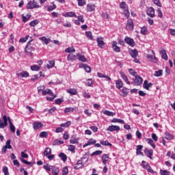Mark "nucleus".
<instances>
[{
    "label": "nucleus",
    "mask_w": 175,
    "mask_h": 175,
    "mask_svg": "<svg viewBox=\"0 0 175 175\" xmlns=\"http://www.w3.org/2000/svg\"><path fill=\"white\" fill-rule=\"evenodd\" d=\"M85 35L88 39L90 40H94V36H92V32L91 31H85Z\"/></svg>",
    "instance_id": "obj_44"
},
{
    "label": "nucleus",
    "mask_w": 175,
    "mask_h": 175,
    "mask_svg": "<svg viewBox=\"0 0 175 175\" xmlns=\"http://www.w3.org/2000/svg\"><path fill=\"white\" fill-rule=\"evenodd\" d=\"M96 42L98 47L100 49H103V47L105 46V42L103 41V38L102 37L97 38Z\"/></svg>",
    "instance_id": "obj_10"
},
{
    "label": "nucleus",
    "mask_w": 175,
    "mask_h": 175,
    "mask_svg": "<svg viewBox=\"0 0 175 175\" xmlns=\"http://www.w3.org/2000/svg\"><path fill=\"white\" fill-rule=\"evenodd\" d=\"M76 51V49L73 46L68 47L65 49V53H68L69 54L70 53H75Z\"/></svg>",
    "instance_id": "obj_42"
},
{
    "label": "nucleus",
    "mask_w": 175,
    "mask_h": 175,
    "mask_svg": "<svg viewBox=\"0 0 175 175\" xmlns=\"http://www.w3.org/2000/svg\"><path fill=\"white\" fill-rule=\"evenodd\" d=\"M51 172H52V174L53 175H58L59 173V168L52 165V168H51Z\"/></svg>",
    "instance_id": "obj_26"
},
{
    "label": "nucleus",
    "mask_w": 175,
    "mask_h": 175,
    "mask_svg": "<svg viewBox=\"0 0 175 175\" xmlns=\"http://www.w3.org/2000/svg\"><path fill=\"white\" fill-rule=\"evenodd\" d=\"M165 139H166L167 140H173L174 137L172 134H170V133L166 131L165 133Z\"/></svg>",
    "instance_id": "obj_31"
},
{
    "label": "nucleus",
    "mask_w": 175,
    "mask_h": 175,
    "mask_svg": "<svg viewBox=\"0 0 175 175\" xmlns=\"http://www.w3.org/2000/svg\"><path fill=\"white\" fill-rule=\"evenodd\" d=\"M129 89L126 88H123V89L121 90L122 92V96L125 97L128 96V94H129Z\"/></svg>",
    "instance_id": "obj_36"
},
{
    "label": "nucleus",
    "mask_w": 175,
    "mask_h": 175,
    "mask_svg": "<svg viewBox=\"0 0 175 175\" xmlns=\"http://www.w3.org/2000/svg\"><path fill=\"white\" fill-rule=\"evenodd\" d=\"M52 5H49L48 7V12H53V10H55L57 9V5L54 4V3H51Z\"/></svg>",
    "instance_id": "obj_38"
},
{
    "label": "nucleus",
    "mask_w": 175,
    "mask_h": 175,
    "mask_svg": "<svg viewBox=\"0 0 175 175\" xmlns=\"http://www.w3.org/2000/svg\"><path fill=\"white\" fill-rule=\"evenodd\" d=\"M30 39L31 40L29 42H27V45L25 48V55H27L28 57H33V53L32 52L35 51V45L32 44L33 39H32L31 37Z\"/></svg>",
    "instance_id": "obj_2"
},
{
    "label": "nucleus",
    "mask_w": 175,
    "mask_h": 175,
    "mask_svg": "<svg viewBox=\"0 0 175 175\" xmlns=\"http://www.w3.org/2000/svg\"><path fill=\"white\" fill-rule=\"evenodd\" d=\"M44 125L43 123H42V122H35L34 123H33V129L35 131H38L39 129H40L41 128H43Z\"/></svg>",
    "instance_id": "obj_8"
},
{
    "label": "nucleus",
    "mask_w": 175,
    "mask_h": 175,
    "mask_svg": "<svg viewBox=\"0 0 175 175\" xmlns=\"http://www.w3.org/2000/svg\"><path fill=\"white\" fill-rule=\"evenodd\" d=\"M42 95H51V96H54L53 91H51V90L50 89H46L45 90H42Z\"/></svg>",
    "instance_id": "obj_27"
},
{
    "label": "nucleus",
    "mask_w": 175,
    "mask_h": 175,
    "mask_svg": "<svg viewBox=\"0 0 175 175\" xmlns=\"http://www.w3.org/2000/svg\"><path fill=\"white\" fill-rule=\"evenodd\" d=\"M133 83L134 85H142L143 84V78L139 75H136Z\"/></svg>",
    "instance_id": "obj_4"
},
{
    "label": "nucleus",
    "mask_w": 175,
    "mask_h": 175,
    "mask_svg": "<svg viewBox=\"0 0 175 175\" xmlns=\"http://www.w3.org/2000/svg\"><path fill=\"white\" fill-rule=\"evenodd\" d=\"M116 85L118 90H121V88H122V87L124 86V83L121 79H118L116 81Z\"/></svg>",
    "instance_id": "obj_20"
},
{
    "label": "nucleus",
    "mask_w": 175,
    "mask_h": 175,
    "mask_svg": "<svg viewBox=\"0 0 175 175\" xmlns=\"http://www.w3.org/2000/svg\"><path fill=\"white\" fill-rule=\"evenodd\" d=\"M70 125H72V122L68 120L66 123H62L59 125V126H61L62 128H69V126H70Z\"/></svg>",
    "instance_id": "obj_32"
},
{
    "label": "nucleus",
    "mask_w": 175,
    "mask_h": 175,
    "mask_svg": "<svg viewBox=\"0 0 175 175\" xmlns=\"http://www.w3.org/2000/svg\"><path fill=\"white\" fill-rule=\"evenodd\" d=\"M103 114H105V116H108L109 117H113V116H115L116 113L110 111L105 110L103 111Z\"/></svg>",
    "instance_id": "obj_43"
},
{
    "label": "nucleus",
    "mask_w": 175,
    "mask_h": 175,
    "mask_svg": "<svg viewBox=\"0 0 175 175\" xmlns=\"http://www.w3.org/2000/svg\"><path fill=\"white\" fill-rule=\"evenodd\" d=\"M86 85L88 87H93L94 83H92V79H88V83H86Z\"/></svg>",
    "instance_id": "obj_61"
},
{
    "label": "nucleus",
    "mask_w": 175,
    "mask_h": 175,
    "mask_svg": "<svg viewBox=\"0 0 175 175\" xmlns=\"http://www.w3.org/2000/svg\"><path fill=\"white\" fill-rule=\"evenodd\" d=\"M62 16L64 17H75V18H77V15H76V13L75 12H68L62 14Z\"/></svg>",
    "instance_id": "obj_13"
},
{
    "label": "nucleus",
    "mask_w": 175,
    "mask_h": 175,
    "mask_svg": "<svg viewBox=\"0 0 175 175\" xmlns=\"http://www.w3.org/2000/svg\"><path fill=\"white\" fill-rule=\"evenodd\" d=\"M144 154H145V155H146V157H148V158L152 159V155L154 154V151L151 149H150V150L146 149L144 150Z\"/></svg>",
    "instance_id": "obj_14"
},
{
    "label": "nucleus",
    "mask_w": 175,
    "mask_h": 175,
    "mask_svg": "<svg viewBox=\"0 0 175 175\" xmlns=\"http://www.w3.org/2000/svg\"><path fill=\"white\" fill-rule=\"evenodd\" d=\"M66 92H68V94H70V95H77V90H76V89H68L66 90Z\"/></svg>",
    "instance_id": "obj_37"
},
{
    "label": "nucleus",
    "mask_w": 175,
    "mask_h": 175,
    "mask_svg": "<svg viewBox=\"0 0 175 175\" xmlns=\"http://www.w3.org/2000/svg\"><path fill=\"white\" fill-rule=\"evenodd\" d=\"M59 158H60V159H62L63 162H66L68 159V157L64 152H61L60 154H59Z\"/></svg>",
    "instance_id": "obj_30"
},
{
    "label": "nucleus",
    "mask_w": 175,
    "mask_h": 175,
    "mask_svg": "<svg viewBox=\"0 0 175 175\" xmlns=\"http://www.w3.org/2000/svg\"><path fill=\"white\" fill-rule=\"evenodd\" d=\"M160 173L161 175H170L169 173V172H167V170H161Z\"/></svg>",
    "instance_id": "obj_64"
},
{
    "label": "nucleus",
    "mask_w": 175,
    "mask_h": 175,
    "mask_svg": "<svg viewBox=\"0 0 175 175\" xmlns=\"http://www.w3.org/2000/svg\"><path fill=\"white\" fill-rule=\"evenodd\" d=\"M152 53L153 55H148L147 58H148V59H150V61H151V62H154L155 64V63H157V62L158 60L157 59V57H155V52H154V51H152Z\"/></svg>",
    "instance_id": "obj_11"
},
{
    "label": "nucleus",
    "mask_w": 175,
    "mask_h": 175,
    "mask_svg": "<svg viewBox=\"0 0 175 175\" xmlns=\"http://www.w3.org/2000/svg\"><path fill=\"white\" fill-rule=\"evenodd\" d=\"M68 151H70L72 153L76 152V147L73 145L68 146Z\"/></svg>",
    "instance_id": "obj_53"
},
{
    "label": "nucleus",
    "mask_w": 175,
    "mask_h": 175,
    "mask_svg": "<svg viewBox=\"0 0 175 175\" xmlns=\"http://www.w3.org/2000/svg\"><path fill=\"white\" fill-rule=\"evenodd\" d=\"M39 24V20L35 19L30 22L29 25L30 27H35L36 25H38Z\"/></svg>",
    "instance_id": "obj_45"
},
{
    "label": "nucleus",
    "mask_w": 175,
    "mask_h": 175,
    "mask_svg": "<svg viewBox=\"0 0 175 175\" xmlns=\"http://www.w3.org/2000/svg\"><path fill=\"white\" fill-rule=\"evenodd\" d=\"M75 111V108L73 107H66L64 109V113H73Z\"/></svg>",
    "instance_id": "obj_49"
},
{
    "label": "nucleus",
    "mask_w": 175,
    "mask_h": 175,
    "mask_svg": "<svg viewBox=\"0 0 175 175\" xmlns=\"http://www.w3.org/2000/svg\"><path fill=\"white\" fill-rule=\"evenodd\" d=\"M30 69H31V70H33L35 72H38V70H40V66L34 64L30 67Z\"/></svg>",
    "instance_id": "obj_39"
},
{
    "label": "nucleus",
    "mask_w": 175,
    "mask_h": 175,
    "mask_svg": "<svg viewBox=\"0 0 175 175\" xmlns=\"http://www.w3.org/2000/svg\"><path fill=\"white\" fill-rule=\"evenodd\" d=\"M100 144H102V146H109V147H111V146H113V144L109 142V141H100Z\"/></svg>",
    "instance_id": "obj_47"
},
{
    "label": "nucleus",
    "mask_w": 175,
    "mask_h": 175,
    "mask_svg": "<svg viewBox=\"0 0 175 175\" xmlns=\"http://www.w3.org/2000/svg\"><path fill=\"white\" fill-rule=\"evenodd\" d=\"M29 38V36L27 35L25 37L20 38L19 42L20 43H25V42H27V40H28Z\"/></svg>",
    "instance_id": "obj_50"
},
{
    "label": "nucleus",
    "mask_w": 175,
    "mask_h": 175,
    "mask_svg": "<svg viewBox=\"0 0 175 175\" xmlns=\"http://www.w3.org/2000/svg\"><path fill=\"white\" fill-rule=\"evenodd\" d=\"M51 149L50 148H45L44 151V155L47 157L49 155H51Z\"/></svg>",
    "instance_id": "obj_40"
},
{
    "label": "nucleus",
    "mask_w": 175,
    "mask_h": 175,
    "mask_svg": "<svg viewBox=\"0 0 175 175\" xmlns=\"http://www.w3.org/2000/svg\"><path fill=\"white\" fill-rule=\"evenodd\" d=\"M120 77H122V80L126 83V84H128V85H131V82L129 81V79L125 75V72L120 71Z\"/></svg>",
    "instance_id": "obj_6"
},
{
    "label": "nucleus",
    "mask_w": 175,
    "mask_h": 175,
    "mask_svg": "<svg viewBox=\"0 0 175 175\" xmlns=\"http://www.w3.org/2000/svg\"><path fill=\"white\" fill-rule=\"evenodd\" d=\"M62 172L63 175H67L68 173H69V170L68 169V167H63Z\"/></svg>",
    "instance_id": "obj_59"
},
{
    "label": "nucleus",
    "mask_w": 175,
    "mask_h": 175,
    "mask_svg": "<svg viewBox=\"0 0 175 175\" xmlns=\"http://www.w3.org/2000/svg\"><path fill=\"white\" fill-rule=\"evenodd\" d=\"M40 8V5H39V3L36 2L35 0H30L27 5V9H38Z\"/></svg>",
    "instance_id": "obj_3"
},
{
    "label": "nucleus",
    "mask_w": 175,
    "mask_h": 175,
    "mask_svg": "<svg viewBox=\"0 0 175 175\" xmlns=\"http://www.w3.org/2000/svg\"><path fill=\"white\" fill-rule=\"evenodd\" d=\"M11 141L10 139H8L6 143H5V146H4L8 150H12V145H10Z\"/></svg>",
    "instance_id": "obj_52"
},
{
    "label": "nucleus",
    "mask_w": 175,
    "mask_h": 175,
    "mask_svg": "<svg viewBox=\"0 0 175 175\" xmlns=\"http://www.w3.org/2000/svg\"><path fill=\"white\" fill-rule=\"evenodd\" d=\"M55 65V61L49 60V64L46 65V68L48 69H51V68H54Z\"/></svg>",
    "instance_id": "obj_34"
},
{
    "label": "nucleus",
    "mask_w": 175,
    "mask_h": 175,
    "mask_svg": "<svg viewBox=\"0 0 175 175\" xmlns=\"http://www.w3.org/2000/svg\"><path fill=\"white\" fill-rule=\"evenodd\" d=\"M111 122H118V124H125V121L121 119L113 118Z\"/></svg>",
    "instance_id": "obj_46"
},
{
    "label": "nucleus",
    "mask_w": 175,
    "mask_h": 175,
    "mask_svg": "<svg viewBox=\"0 0 175 175\" xmlns=\"http://www.w3.org/2000/svg\"><path fill=\"white\" fill-rule=\"evenodd\" d=\"M134 24L132 19L127 20L126 29L127 31H133Z\"/></svg>",
    "instance_id": "obj_7"
},
{
    "label": "nucleus",
    "mask_w": 175,
    "mask_h": 175,
    "mask_svg": "<svg viewBox=\"0 0 175 175\" xmlns=\"http://www.w3.org/2000/svg\"><path fill=\"white\" fill-rule=\"evenodd\" d=\"M44 169L46 170V172H50L51 171V169L53 167V165H50L49 164H46L45 165L43 166Z\"/></svg>",
    "instance_id": "obj_54"
},
{
    "label": "nucleus",
    "mask_w": 175,
    "mask_h": 175,
    "mask_svg": "<svg viewBox=\"0 0 175 175\" xmlns=\"http://www.w3.org/2000/svg\"><path fill=\"white\" fill-rule=\"evenodd\" d=\"M146 14H148V16H149V17L154 18V17H155V10L154 9V8L150 7L146 11Z\"/></svg>",
    "instance_id": "obj_9"
},
{
    "label": "nucleus",
    "mask_w": 175,
    "mask_h": 175,
    "mask_svg": "<svg viewBox=\"0 0 175 175\" xmlns=\"http://www.w3.org/2000/svg\"><path fill=\"white\" fill-rule=\"evenodd\" d=\"M120 129H121V128H120V126L111 125V126H109L107 129V131L108 132H114V131H120Z\"/></svg>",
    "instance_id": "obj_16"
},
{
    "label": "nucleus",
    "mask_w": 175,
    "mask_h": 175,
    "mask_svg": "<svg viewBox=\"0 0 175 175\" xmlns=\"http://www.w3.org/2000/svg\"><path fill=\"white\" fill-rule=\"evenodd\" d=\"M160 55H161V58L167 61V54L166 53V51H165V49H161L160 51Z\"/></svg>",
    "instance_id": "obj_22"
},
{
    "label": "nucleus",
    "mask_w": 175,
    "mask_h": 175,
    "mask_svg": "<svg viewBox=\"0 0 175 175\" xmlns=\"http://www.w3.org/2000/svg\"><path fill=\"white\" fill-rule=\"evenodd\" d=\"M129 73H130L131 76H134V77H136V76H137V72H136V71H135L132 68L129 70Z\"/></svg>",
    "instance_id": "obj_57"
},
{
    "label": "nucleus",
    "mask_w": 175,
    "mask_h": 175,
    "mask_svg": "<svg viewBox=\"0 0 175 175\" xmlns=\"http://www.w3.org/2000/svg\"><path fill=\"white\" fill-rule=\"evenodd\" d=\"M142 35H146L147 33V27L144 26L141 28V31H140Z\"/></svg>",
    "instance_id": "obj_55"
},
{
    "label": "nucleus",
    "mask_w": 175,
    "mask_h": 175,
    "mask_svg": "<svg viewBox=\"0 0 175 175\" xmlns=\"http://www.w3.org/2000/svg\"><path fill=\"white\" fill-rule=\"evenodd\" d=\"M96 144V139H94L92 138L90 139L88 142L83 145V148H85V147H88V146H92L94 144Z\"/></svg>",
    "instance_id": "obj_15"
},
{
    "label": "nucleus",
    "mask_w": 175,
    "mask_h": 175,
    "mask_svg": "<svg viewBox=\"0 0 175 175\" xmlns=\"http://www.w3.org/2000/svg\"><path fill=\"white\" fill-rule=\"evenodd\" d=\"M16 76L18 77H29V73L27 71H22L16 72Z\"/></svg>",
    "instance_id": "obj_12"
},
{
    "label": "nucleus",
    "mask_w": 175,
    "mask_h": 175,
    "mask_svg": "<svg viewBox=\"0 0 175 175\" xmlns=\"http://www.w3.org/2000/svg\"><path fill=\"white\" fill-rule=\"evenodd\" d=\"M39 40H41V42H44L46 44H49L50 43L51 40L50 38H46V37H40Z\"/></svg>",
    "instance_id": "obj_33"
},
{
    "label": "nucleus",
    "mask_w": 175,
    "mask_h": 175,
    "mask_svg": "<svg viewBox=\"0 0 175 175\" xmlns=\"http://www.w3.org/2000/svg\"><path fill=\"white\" fill-rule=\"evenodd\" d=\"M109 154H103L102 156V161H103V165H106V163H107V161H109Z\"/></svg>",
    "instance_id": "obj_35"
},
{
    "label": "nucleus",
    "mask_w": 175,
    "mask_h": 175,
    "mask_svg": "<svg viewBox=\"0 0 175 175\" xmlns=\"http://www.w3.org/2000/svg\"><path fill=\"white\" fill-rule=\"evenodd\" d=\"M96 6L95 5V4H88L86 6V10L87 12H94V10H95Z\"/></svg>",
    "instance_id": "obj_19"
},
{
    "label": "nucleus",
    "mask_w": 175,
    "mask_h": 175,
    "mask_svg": "<svg viewBox=\"0 0 175 175\" xmlns=\"http://www.w3.org/2000/svg\"><path fill=\"white\" fill-rule=\"evenodd\" d=\"M79 68H83L84 70L87 72V73H91V67H90L87 64H79Z\"/></svg>",
    "instance_id": "obj_18"
},
{
    "label": "nucleus",
    "mask_w": 175,
    "mask_h": 175,
    "mask_svg": "<svg viewBox=\"0 0 175 175\" xmlns=\"http://www.w3.org/2000/svg\"><path fill=\"white\" fill-rule=\"evenodd\" d=\"M8 121L10 124V129L11 132H16V127L14 126V124L12 122V120L10 119V117H8L6 115L3 116V122L2 120L0 119V129H3L8 126Z\"/></svg>",
    "instance_id": "obj_1"
},
{
    "label": "nucleus",
    "mask_w": 175,
    "mask_h": 175,
    "mask_svg": "<svg viewBox=\"0 0 175 175\" xmlns=\"http://www.w3.org/2000/svg\"><path fill=\"white\" fill-rule=\"evenodd\" d=\"M21 17H22V21L23 23H27V21H28L31 18V14H27L25 16V15H24V14H23L21 15Z\"/></svg>",
    "instance_id": "obj_25"
},
{
    "label": "nucleus",
    "mask_w": 175,
    "mask_h": 175,
    "mask_svg": "<svg viewBox=\"0 0 175 175\" xmlns=\"http://www.w3.org/2000/svg\"><path fill=\"white\" fill-rule=\"evenodd\" d=\"M77 59L79 61H81L82 62H87V58L83 55H80V53L77 54Z\"/></svg>",
    "instance_id": "obj_28"
},
{
    "label": "nucleus",
    "mask_w": 175,
    "mask_h": 175,
    "mask_svg": "<svg viewBox=\"0 0 175 175\" xmlns=\"http://www.w3.org/2000/svg\"><path fill=\"white\" fill-rule=\"evenodd\" d=\"M120 9H127L126 8V3L125 1H122L120 4Z\"/></svg>",
    "instance_id": "obj_62"
},
{
    "label": "nucleus",
    "mask_w": 175,
    "mask_h": 175,
    "mask_svg": "<svg viewBox=\"0 0 175 175\" xmlns=\"http://www.w3.org/2000/svg\"><path fill=\"white\" fill-rule=\"evenodd\" d=\"M124 42L125 43H126V44H129V46H130L131 47H135V45L136 44L133 38H131L128 36L125 37Z\"/></svg>",
    "instance_id": "obj_5"
},
{
    "label": "nucleus",
    "mask_w": 175,
    "mask_h": 175,
    "mask_svg": "<svg viewBox=\"0 0 175 175\" xmlns=\"http://www.w3.org/2000/svg\"><path fill=\"white\" fill-rule=\"evenodd\" d=\"M76 59H77V55H76L69 54L67 56V61L68 62L76 61Z\"/></svg>",
    "instance_id": "obj_24"
},
{
    "label": "nucleus",
    "mask_w": 175,
    "mask_h": 175,
    "mask_svg": "<svg viewBox=\"0 0 175 175\" xmlns=\"http://www.w3.org/2000/svg\"><path fill=\"white\" fill-rule=\"evenodd\" d=\"M130 55H131V57L133 58H136V57H137V55H139V52L136 49L131 50V51H130Z\"/></svg>",
    "instance_id": "obj_29"
},
{
    "label": "nucleus",
    "mask_w": 175,
    "mask_h": 175,
    "mask_svg": "<svg viewBox=\"0 0 175 175\" xmlns=\"http://www.w3.org/2000/svg\"><path fill=\"white\" fill-rule=\"evenodd\" d=\"M84 165L83 164V160H79L77 163L75 164L74 169H81Z\"/></svg>",
    "instance_id": "obj_23"
},
{
    "label": "nucleus",
    "mask_w": 175,
    "mask_h": 175,
    "mask_svg": "<svg viewBox=\"0 0 175 175\" xmlns=\"http://www.w3.org/2000/svg\"><path fill=\"white\" fill-rule=\"evenodd\" d=\"M151 87H152V83H148V81L147 80L144 81L143 88L145 90H150V88H151Z\"/></svg>",
    "instance_id": "obj_21"
},
{
    "label": "nucleus",
    "mask_w": 175,
    "mask_h": 175,
    "mask_svg": "<svg viewBox=\"0 0 175 175\" xmlns=\"http://www.w3.org/2000/svg\"><path fill=\"white\" fill-rule=\"evenodd\" d=\"M118 43L116 41L112 42V49L115 53H120L121 51V49H120V46H117Z\"/></svg>",
    "instance_id": "obj_17"
},
{
    "label": "nucleus",
    "mask_w": 175,
    "mask_h": 175,
    "mask_svg": "<svg viewBox=\"0 0 175 175\" xmlns=\"http://www.w3.org/2000/svg\"><path fill=\"white\" fill-rule=\"evenodd\" d=\"M49 136V133L46 131H42L40 133V137L44 138Z\"/></svg>",
    "instance_id": "obj_58"
},
{
    "label": "nucleus",
    "mask_w": 175,
    "mask_h": 175,
    "mask_svg": "<svg viewBox=\"0 0 175 175\" xmlns=\"http://www.w3.org/2000/svg\"><path fill=\"white\" fill-rule=\"evenodd\" d=\"M103 152V151L102 150H96L91 154V157H94V155H101Z\"/></svg>",
    "instance_id": "obj_51"
},
{
    "label": "nucleus",
    "mask_w": 175,
    "mask_h": 175,
    "mask_svg": "<svg viewBox=\"0 0 175 175\" xmlns=\"http://www.w3.org/2000/svg\"><path fill=\"white\" fill-rule=\"evenodd\" d=\"M78 6H84L85 5V0H77Z\"/></svg>",
    "instance_id": "obj_60"
},
{
    "label": "nucleus",
    "mask_w": 175,
    "mask_h": 175,
    "mask_svg": "<svg viewBox=\"0 0 175 175\" xmlns=\"http://www.w3.org/2000/svg\"><path fill=\"white\" fill-rule=\"evenodd\" d=\"M163 75V70H159L157 71L154 72V76L155 77H160V76H162Z\"/></svg>",
    "instance_id": "obj_48"
},
{
    "label": "nucleus",
    "mask_w": 175,
    "mask_h": 175,
    "mask_svg": "<svg viewBox=\"0 0 175 175\" xmlns=\"http://www.w3.org/2000/svg\"><path fill=\"white\" fill-rule=\"evenodd\" d=\"M3 172L4 173V175H9V169L8 167H3Z\"/></svg>",
    "instance_id": "obj_63"
},
{
    "label": "nucleus",
    "mask_w": 175,
    "mask_h": 175,
    "mask_svg": "<svg viewBox=\"0 0 175 175\" xmlns=\"http://www.w3.org/2000/svg\"><path fill=\"white\" fill-rule=\"evenodd\" d=\"M153 3L156 5V6H158L159 8H162V3H161V1L159 0H152Z\"/></svg>",
    "instance_id": "obj_56"
},
{
    "label": "nucleus",
    "mask_w": 175,
    "mask_h": 175,
    "mask_svg": "<svg viewBox=\"0 0 175 175\" xmlns=\"http://www.w3.org/2000/svg\"><path fill=\"white\" fill-rule=\"evenodd\" d=\"M146 142L152 147V148H155V143H154V141L151 138H148Z\"/></svg>",
    "instance_id": "obj_41"
}]
</instances>
